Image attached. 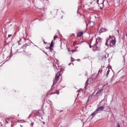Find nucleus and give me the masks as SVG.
Here are the masks:
<instances>
[{
	"mask_svg": "<svg viewBox=\"0 0 127 127\" xmlns=\"http://www.w3.org/2000/svg\"><path fill=\"white\" fill-rule=\"evenodd\" d=\"M60 76H61V72L60 71H59L56 75L55 79H54L53 82V85H56V84H57Z\"/></svg>",
	"mask_w": 127,
	"mask_h": 127,
	"instance_id": "1",
	"label": "nucleus"
},
{
	"mask_svg": "<svg viewBox=\"0 0 127 127\" xmlns=\"http://www.w3.org/2000/svg\"><path fill=\"white\" fill-rule=\"evenodd\" d=\"M105 2V0H97L98 4L99 5L101 9H103L104 6V3Z\"/></svg>",
	"mask_w": 127,
	"mask_h": 127,
	"instance_id": "2",
	"label": "nucleus"
},
{
	"mask_svg": "<svg viewBox=\"0 0 127 127\" xmlns=\"http://www.w3.org/2000/svg\"><path fill=\"white\" fill-rule=\"evenodd\" d=\"M51 92H52V95H53L54 94H57V95H59L60 93L59 91L56 90L55 88L52 87L51 89Z\"/></svg>",
	"mask_w": 127,
	"mask_h": 127,
	"instance_id": "3",
	"label": "nucleus"
},
{
	"mask_svg": "<svg viewBox=\"0 0 127 127\" xmlns=\"http://www.w3.org/2000/svg\"><path fill=\"white\" fill-rule=\"evenodd\" d=\"M103 91H104V88H102L100 90H98L96 94V96H97V97H98V96H100V95H101V94L103 93Z\"/></svg>",
	"mask_w": 127,
	"mask_h": 127,
	"instance_id": "4",
	"label": "nucleus"
},
{
	"mask_svg": "<svg viewBox=\"0 0 127 127\" xmlns=\"http://www.w3.org/2000/svg\"><path fill=\"white\" fill-rule=\"evenodd\" d=\"M116 38H114V39L110 41V46H113V45H116Z\"/></svg>",
	"mask_w": 127,
	"mask_h": 127,
	"instance_id": "5",
	"label": "nucleus"
},
{
	"mask_svg": "<svg viewBox=\"0 0 127 127\" xmlns=\"http://www.w3.org/2000/svg\"><path fill=\"white\" fill-rule=\"evenodd\" d=\"M104 109H105V107L101 106V107H99L98 108H97L96 109V111H97V112H100V111H103V110H104Z\"/></svg>",
	"mask_w": 127,
	"mask_h": 127,
	"instance_id": "6",
	"label": "nucleus"
},
{
	"mask_svg": "<svg viewBox=\"0 0 127 127\" xmlns=\"http://www.w3.org/2000/svg\"><path fill=\"white\" fill-rule=\"evenodd\" d=\"M93 50L94 51H97L98 50V47H97L96 44H95L94 46L93 47Z\"/></svg>",
	"mask_w": 127,
	"mask_h": 127,
	"instance_id": "7",
	"label": "nucleus"
},
{
	"mask_svg": "<svg viewBox=\"0 0 127 127\" xmlns=\"http://www.w3.org/2000/svg\"><path fill=\"white\" fill-rule=\"evenodd\" d=\"M83 32H79L77 33V37H81V36H82V35H83Z\"/></svg>",
	"mask_w": 127,
	"mask_h": 127,
	"instance_id": "8",
	"label": "nucleus"
},
{
	"mask_svg": "<svg viewBox=\"0 0 127 127\" xmlns=\"http://www.w3.org/2000/svg\"><path fill=\"white\" fill-rule=\"evenodd\" d=\"M101 38L98 37L96 40V43H99V42H101Z\"/></svg>",
	"mask_w": 127,
	"mask_h": 127,
	"instance_id": "9",
	"label": "nucleus"
},
{
	"mask_svg": "<svg viewBox=\"0 0 127 127\" xmlns=\"http://www.w3.org/2000/svg\"><path fill=\"white\" fill-rule=\"evenodd\" d=\"M98 111H97V109H96V111H95L92 114H91V116H95V115H97V114H98Z\"/></svg>",
	"mask_w": 127,
	"mask_h": 127,
	"instance_id": "10",
	"label": "nucleus"
},
{
	"mask_svg": "<svg viewBox=\"0 0 127 127\" xmlns=\"http://www.w3.org/2000/svg\"><path fill=\"white\" fill-rule=\"evenodd\" d=\"M107 57H108V54H104V55H103V56H102V58H103V59H106V58H107V57H106V56H107Z\"/></svg>",
	"mask_w": 127,
	"mask_h": 127,
	"instance_id": "11",
	"label": "nucleus"
},
{
	"mask_svg": "<svg viewBox=\"0 0 127 127\" xmlns=\"http://www.w3.org/2000/svg\"><path fill=\"white\" fill-rule=\"evenodd\" d=\"M27 46H28V44H24V45H23L22 48H23L24 49H25V48H26V47H27Z\"/></svg>",
	"mask_w": 127,
	"mask_h": 127,
	"instance_id": "12",
	"label": "nucleus"
},
{
	"mask_svg": "<svg viewBox=\"0 0 127 127\" xmlns=\"http://www.w3.org/2000/svg\"><path fill=\"white\" fill-rule=\"evenodd\" d=\"M96 78H97V76L95 75H92V80H94V81H95V79H96Z\"/></svg>",
	"mask_w": 127,
	"mask_h": 127,
	"instance_id": "13",
	"label": "nucleus"
},
{
	"mask_svg": "<svg viewBox=\"0 0 127 127\" xmlns=\"http://www.w3.org/2000/svg\"><path fill=\"white\" fill-rule=\"evenodd\" d=\"M111 38H113V37H112V36H109V39H108L107 41H106V45H108V40H110V39H111Z\"/></svg>",
	"mask_w": 127,
	"mask_h": 127,
	"instance_id": "14",
	"label": "nucleus"
},
{
	"mask_svg": "<svg viewBox=\"0 0 127 127\" xmlns=\"http://www.w3.org/2000/svg\"><path fill=\"white\" fill-rule=\"evenodd\" d=\"M50 46H51V47H53V46H54V45H53V41L51 42Z\"/></svg>",
	"mask_w": 127,
	"mask_h": 127,
	"instance_id": "15",
	"label": "nucleus"
},
{
	"mask_svg": "<svg viewBox=\"0 0 127 127\" xmlns=\"http://www.w3.org/2000/svg\"><path fill=\"white\" fill-rule=\"evenodd\" d=\"M109 74H110V69H108V71H107V73H106L107 76H108Z\"/></svg>",
	"mask_w": 127,
	"mask_h": 127,
	"instance_id": "16",
	"label": "nucleus"
},
{
	"mask_svg": "<svg viewBox=\"0 0 127 127\" xmlns=\"http://www.w3.org/2000/svg\"><path fill=\"white\" fill-rule=\"evenodd\" d=\"M50 50L51 51H52L53 50V47H51V46H50Z\"/></svg>",
	"mask_w": 127,
	"mask_h": 127,
	"instance_id": "17",
	"label": "nucleus"
},
{
	"mask_svg": "<svg viewBox=\"0 0 127 127\" xmlns=\"http://www.w3.org/2000/svg\"><path fill=\"white\" fill-rule=\"evenodd\" d=\"M11 36H12V34H10V35H8V38L11 37Z\"/></svg>",
	"mask_w": 127,
	"mask_h": 127,
	"instance_id": "18",
	"label": "nucleus"
},
{
	"mask_svg": "<svg viewBox=\"0 0 127 127\" xmlns=\"http://www.w3.org/2000/svg\"><path fill=\"white\" fill-rule=\"evenodd\" d=\"M91 23H92L93 25H95V23H94V22H90V24H91Z\"/></svg>",
	"mask_w": 127,
	"mask_h": 127,
	"instance_id": "19",
	"label": "nucleus"
},
{
	"mask_svg": "<svg viewBox=\"0 0 127 127\" xmlns=\"http://www.w3.org/2000/svg\"><path fill=\"white\" fill-rule=\"evenodd\" d=\"M117 127H121V126L120 125V123L118 124Z\"/></svg>",
	"mask_w": 127,
	"mask_h": 127,
	"instance_id": "20",
	"label": "nucleus"
},
{
	"mask_svg": "<svg viewBox=\"0 0 127 127\" xmlns=\"http://www.w3.org/2000/svg\"><path fill=\"white\" fill-rule=\"evenodd\" d=\"M56 37H57V36H55L54 37V40H55V38H56Z\"/></svg>",
	"mask_w": 127,
	"mask_h": 127,
	"instance_id": "21",
	"label": "nucleus"
},
{
	"mask_svg": "<svg viewBox=\"0 0 127 127\" xmlns=\"http://www.w3.org/2000/svg\"><path fill=\"white\" fill-rule=\"evenodd\" d=\"M89 47H90V48H92V46L89 45Z\"/></svg>",
	"mask_w": 127,
	"mask_h": 127,
	"instance_id": "22",
	"label": "nucleus"
},
{
	"mask_svg": "<svg viewBox=\"0 0 127 127\" xmlns=\"http://www.w3.org/2000/svg\"><path fill=\"white\" fill-rule=\"evenodd\" d=\"M6 124H8V122L7 121H6Z\"/></svg>",
	"mask_w": 127,
	"mask_h": 127,
	"instance_id": "23",
	"label": "nucleus"
},
{
	"mask_svg": "<svg viewBox=\"0 0 127 127\" xmlns=\"http://www.w3.org/2000/svg\"><path fill=\"white\" fill-rule=\"evenodd\" d=\"M90 26H92V25H90Z\"/></svg>",
	"mask_w": 127,
	"mask_h": 127,
	"instance_id": "24",
	"label": "nucleus"
},
{
	"mask_svg": "<svg viewBox=\"0 0 127 127\" xmlns=\"http://www.w3.org/2000/svg\"><path fill=\"white\" fill-rule=\"evenodd\" d=\"M90 26H92V25H90Z\"/></svg>",
	"mask_w": 127,
	"mask_h": 127,
	"instance_id": "25",
	"label": "nucleus"
},
{
	"mask_svg": "<svg viewBox=\"0 0 127 127\" xmlns=\"http://www.w3.org/2000/svg\"><path fill=\"white\" fill-rule=\"evenodd\" d=\"M71 64H69V65H70Z\"/></svg>",
	"mask_w": 127,
	"mask_h": 127,
	"instance_id": "26",
	"label": "nucleus"
}]
</instances>
